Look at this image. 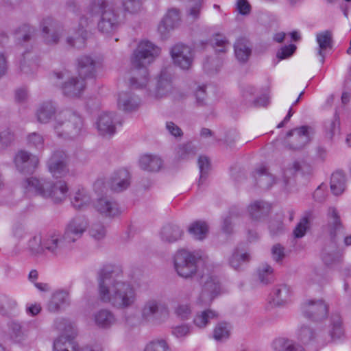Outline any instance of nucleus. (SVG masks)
I'll list each match as a JSON object with an SVG mask.
<instances>
[{
    "label": "nucleus",
    "mask_w": 351,
    "mask_h": 351,
    "mask_svg": "<svg viewBox=\"0 0 351 351\" xmlns=\"http://www.w3.org/2000/svg\"><path fill=\"white\" fill-rule=\"evenodd\" d=\"M121 274L117 267L104 266L99 274L98 296L102 302L123 310L136 304L138 291L132 282L121 280Z\"/></svg>",
    "instance_id": "f257e3e1"
},
{
    "label": "nucleus",
    "mask_w": 351,
    "mask_h": 351,
    "mask_svg": "<svg viewBox=\"0 0 351 351\" xmlns=\"http://www.w3.org/2000/svg\"><path fill=\"white\" fill-rule=\"evenodd\" d=\"M160 53V49L148 40L139 43L132 57V64L135 68L130 79L132 88L141 89L147 86L149 73L146 66L153 62Z\"/></svg>",
    "instance_id": "f03ea898"
},
{
    "label": "nucleus",
    "mask_w": 351,
    "mask_h": 351,
    "mask_svg": "<svg viewBox=\"0 0 351 351\" xmlns=\"http://www.w3.org/2000/svg\"><path fill=\"white\" fill-rule=\"evenodd\" d=\"M22 187L27 195H38L49 199L54 203H60L67 197L69 187L62 180L53 182L44 178L32 176L22 182Z\"/></svg>",
    "instance_id": "7ed1b4c3"
},
{
    "label": "nucleus",
    "mask_w": 351,
    "mask_h": 351,
    "mask_svg": "<svg viewBox=\"0 0 351 351\" xmlns=\"http://www.w3.org/2000/svg\"><path fill=\"white\" fill-rule=\"evenodd\" d=\"M87 14L90 18L100 16L97 28L99 32L106 34L117 31L121 23L118 12L108 0H91L87 8Z\"/></svg>",
    "instance_id": "20e7f679"
},
{
    "label": "nucleus",
    "mask_w": 351,
    "mask_h": 351,
    "mask_svg": "<svg viewBox=\"0 0 351 351\" xmlns=\"http://www.w3.org/2000/svg\"><path fill=\"white\" fill-rule=\"evenodd\" d=\"M328 231L331 239V245H326L322 253V258L325 265L330 266L339 263L341 256L337 252V243L345 234L344 228L341 222L337 209L330 207L328 210Z\"/></svg>",
    "instance_id": "39448f33"
},
{
    "label": "nucleus",
    "mask_w": 351,
    "mask_h": 351,
    "mask_svg": "<svg viewBox=\"0 0 351 351\" xmlns=\"http://www.w3.org/2000/svg\"><path fill=\"white\" fill-rule=\"evenodd\" d=\"M138 313L141 323L152 325L165 323L170 314L168 305L156 296L145 299L139 307Z\"/></svg>",
    "instance_id": "423d86ee"
},
{
    "label": "nucleus",
    "mask_w": 351,
    "mask_h": 351,
    "mask_svg": "<svg viewBox=\"0 0 351 351\" xmlns=\"http://www.w3.org/2000/svg\"><path fill=\"white\" fill-rule=\"evenodd\" d=\"M53 127L58 136L74 139L82 133L84 121L79 114L70 110H64L58 112Z\"/></svg>",
    "instance_id": "0eeeda50"
},
{
    "label": "nucleus",
    "mask_w": 351,
    "mask_h": 351,
    "mask_svg": "<svg viewBox=\"0 0 351 351\" xmlns=\"http://www.w3.org/2000/svg\"><path fill=\"white\" fill-rule=\"evenodd\" d=\"M201 258L199 253L178 251L174 257V267L177 274L184 278H192L198 271Z\"/></svg>",
    "instance_id": "6e6552de"
},
{
    "label": "nucleus",
    "mask_w": 351,
    "mask_h": 351,
    "mask_svg": "<svg viewBox=\"0 0 351 351\" xmlns=\"http://www.w3.org/2000/svg\"><path fill=\"white\" fill-rule=\"evenodd\" d=\"M43 242L44 253L53 257L66 255L72 247L64 234L58 230H51L44 234Z\"/></svg>",
    "instance_id": "1a4fd4ad"
},
{
    "label": "nucleus",
    "mask_w": 351,
    "mask_h": 351,
    "mask_svg": "<svg viewBox=\"0 0 351 351\" xmlns=\"http://www.w3.org/2000/svg\"><path fill=\"white\" fill-rule=\"evenodd\" d=\"M55 77L58 80H64L61 89L63 95L70 98L80 97L86 87L84 77L80 75L70 76L67 71L56 73Z\"/></svg>",
    "instance_id": "9d476101"
},
{
    "label": "nucleus",
    "mask_w": 351,
    "mask_h": 351,
    "mask_svg": "<svg viewBox=\"0 0 351 351\" xmlns=\"http://www.w3.org/2000/svg\"><path fill=\"white\" fill-rule=\"evenodd\" d=\"M172 74L171 69H163L158 75L152 88L147 90V97L149 99H159L167 97L172 90Z\"/></svg>",
    "instance_id": "9b49d317"
},
{
    "label": "nucleus",
    "mask_w": 351,
    "mask_h": 351,
    "mask_svg": "<svg viewBox=\"0 0 351 351\" xmlns=\"http://www.w3.org/2000/svg\"><path fill=\"white\" fill-rule=\"evenodd\" d=\"M170 54L173 64L180 69L189 71L192 68L195 53L190 46L178 43L172 47Z\"/></svg>",
    "instance_id": "f8f14e48"
},
{
    "label": "nucleus",
    "mask_w": 351,
    "mask_h": 351,
    "mask_svg": "<svg viewBox=\"0 0 351 351\" xmlns=\"http://www.w3.org/2000/svg\"><path fill=\"white\" fill-rule=\"evenodd\" d=\"M302 311L304 317L314 322L324 319L328 313V306L322 298L306 300L302 305Z\"/></svg>",
    "instance_id": "ddd939ff"
},
{
    "label": "nucleus",
    "mask_w": 351,
    "mask_h": 351,
    "mask_svg": "<svg viewBox=\"0 0 351 351\" xmlns=\"http://www.w3.org/2000/svg\"><path fill=\"white\" fill-rule=\"evenodd\" d=\"M309 128L301 126L287 132L285 145L291 150L298 151L304 149L310 142Z\"/></svg>",
    "instance_id": "4468645a"
},
{
    "label": "nucleus",
    "mask_w": 351,
    "mask_h": 351,
    "mask_svg": "<svg viewBox=\"0 0 351 351\" xmlns=\"http://www.w3.org/2000/svg\"><path fill=\"white\" fill-rule=\"evenodd\" d=\"M49 171L55 178H62L69 173L68 156L60 149L56 150L47 162Z\"/></svg>",
    "instance_id": "2eb2a0df"
},
{
    "label": "nucleus",
    "mask_w": 351,
    "mask_h": 351,
    "mask_svg": "<svg viewBox=\"0 0 351 351\" xmlns=\"http://www.w3.org/2000/svg\"><path fill=\"white\" fill-rule=\"evenodd\" d=\"M88 221L84 216H76L72 218L66 225L64 235L72 245L79 240L86 231Z\"/></svg>",
    "instance_id": "dca6fc26"
},
{
    "label": "nucleus",
    "mask_w": 351,
    "mask_h": 351,
    "mask_svg": "<svg viewBox=\"0 0 351 351\" xmlns=\"http://www.w3.org/2000/svg\"><path fill=\"white\" fill-rule=\"evenodd\" d=\"M221 293V287L216 276H208L204 281L197 303L202 305H209L213 299Z\"/></svg>",
    "instance_id": "f3484780"
},
{
    "label": "nucleus",
    "mask_w": 351,
    "mask_h": 351,
    "mask_svg": "<svg viewBox=\"0 0 351 351\" xmlns=\"http://www.w3.org/2000/svg\"><path fill=\"white\" fill-rule=\"evenodd\" d=\"M182 22V14L180 9L169 8L162 20L158 25V30L162 36H166L167 33L180 26Z\"/></svg>",
    "instance_id": "a211bd4d"
},
{
    "label": "nucleus",
    "mask_w": 351,
    "mask_h": 351,
    "mask_svg": "<svg viewBox=\"0 0 351 351\" xmlns=\"http://www.w3.org/2000/svg\"><path fill=\"white\" fill-rule=\"evenodd\" d=\"M38 163L39 159L36 156L25 150L19 151L14 157L15 166L21 173H33Z\"/></svg>",
    "instance_id": "6ab92c4d"
},
{
    "label": "nucleus",
    "mask_w": 351,
    "mask_h": 351,
    "mask_svg": "<svg viewBox=\"0 0 351 351\" xmlns=\"http://www.w3.org/2000/svg\"><path fill=\"white\" fill-rule=\"evenodd\" d=\"M93 207L97 213L106 217H114L121 212L118 204L107 196L95 199Z\"/></svg>",
    "instance_id": "aec40b11"
},
{
    "label": "nucleus",
    "mask_w": 351,
    "mask_h": 351,
    "mask_svg": "<svg viewBox=\"0 0 351 351\" xmlns=\"http://www.w3.org/2000/svg\"><path fill=\"white\" fill-rule=\"evenodd\" d=\"M58 115L56 106L51 101H46L40 104L36 112L37 121L44 124L48 123L51 120H53V124L56 117Z\"/></svg>",
    "instance_id": "412c9836"
},
{
    "label": "nucleus",
    "mask_w": 351,
    "mask_h": 351,
    "mask_svg": "<svg viewBox=\"0 0 351 351\" xmlns=\"http://www.w3.org/2000/svg\"><path fill=\"white\" fill-rule=\"evenodd\" d=\"M99 134L102 136H112L116 132L115 114L114 112H104L100 114L97 122Z\"/></svg>",
    "instance_id": "4be33fe9"
},
{
    "label": "nucleus",
    "mask_w": 351,
    "mask_h": 351,
    "mask_svg": "<svg viewBox=\"0 0 351 351\" xmlns=\"http://www.w3.org/2000/svg\"><path fill=\"white\" fill-rule=\"evenodd\" d=\"M141 104V99L131 91L122 92L119 95L118 107L119 109L131 112L138 108Z\"/></svg>",
    "instance_id": "5701e85b"
},
{
    "label": "nucleus",
    "mask_w": 351,
    "mask_h": 351,
    "mask_svg": "<svg viewBox=\"0 0 351 351\" xmlns=\"http://www.w3.org/2000/svg\"><path fill=\"white\" fill-rule=\"evenodd\" d=\"M130 184V174L125 169L115 171L110 179V188L115 192H121Z\"/></svg>",
    "instance_id": "b1692460"
},
{
    "label": "nucleus",
    "mask_w": 351,
    "mask_h": 351,
    "mask_svg": "<svg viewBox=\"0 0 351 351\" xmlns=\"http://www.w3.org/2000/svg\"><path fill=\"white\" fill-rule=\"evenodd\" d=\"M7 335L12 342L23 343L27 339L28 332L19 322H11L8 324Z\"/></svg>",
    "instance_id": "393cba45"
},
{
    "label": "nucleus",
    "mask_w": 351,
    "mask_h": 351,
    "mask_svg": "<svg viewBox=\"0 0 351 351\" xmlns=\"http://www.w3.org/2000/svg\"><path fill=\"white\" fill-rule=\"evenodd\" d=\"M292 291L289 286L280 284L275 286L271 293V300L275 305L281 306L291 300Z\"/></svg>",
    "instance_id": "a878e982"
},
{
    "label": "nucleus",
    "mask_w": 351,
    "mask_h": 351,
    "mask_svg": "<svg viewBox=\"0 0 351 351\" xmlns=\"http://www.w3.org/2000/svg\"><path fill=\"white\" fill-rule=\"evenodd\" d=\"M96 67V61L89 56H82L77 59V71L81 77L85 78L93 76Z\"/></svg>",
    "instance_id": "bb28decb"
},
{
    "label": "nucleus",
    "mask_w": 351,
    "mask_h": 351,
    "mask_svg": "<svg viewBox=\"0 0 351 351\" xmlns=\"http://www.w3.org/2000/svg\"><path fill=\"white\" fill-rule=\"evenodd\" d=\"M41 27L44 34L45 42L48 45H53L58 43L60 34L57 29H55V22L53 19L48 17L45 19L42 23Z\"/></svg>",
    "instance_id": "cd10ccee"
},
{
    "label": "nucleus",
    "mask_w": 351,
    "mask_h": 351,
    "mask_svg": "<svg viewBox=\"0 0 351 351\" xmlns=\"http://www.w3.org/2000/svg\"><path fill=\"white\" fill-rule=\"evenodd\" d=\"M309 169V166L304 161L295 160L289 164L283 171V180L280 182L281 186L285 189H287L289 183V179L293 177L297 172H305V169Z\"/></svg>",
    "instance_id": "c85d7f7f"
},
{
    "label": "nucleus",
    "mask_w": 351,
    "mask_h": 351,
    "mask_svg": "<svg viewBox=\"0 0 351 351\" xmlns=\"http://www.w3.org/2000/svg\"><path fill=\"white\" fill-rule=\"evenodd\" d=\"M95 324L99 328H108L116 322L114 313L109 309L103 308L93 315Z\"/></svg>",
    "instance_id": "c756f323"
},
{
    "label": "nucleus",
    "mask_w": 351,
    "mask_h": 351,
    "mask_svg": "<svg viewBox=\"0 0 351 351\" xmlns=\"http://www.w3.org/2000/svg\"><path fill=\"white\" fill-rule=\"evenodd\" d=\"M139 167L144 171L156 172L162 167V160L156 155L145 154L139 159Z\"/></svg>",
    "instance_id": "7c9ffc66"
},
{
    "label": "nucleus",
    "mask_w": 351,
    "mask_h": 351,
    "mask_svg": "<svg viewBox=\"0 0 351 351\" xmlns=\"http://www.w3.org/2000/svg\"><path fill=\"white\" fill-rule=\"evenodd\" d=\"M38 61L37 57L29 52L23 55V59L20 62V69L27 75H33L38 69Z\"/></svg>",
    "instance_id": "2f4dec72"
},
{
    "label": "nucleus",
    "mask_w": 351,
    "mask_h": 351,
    "mask_svg": "<svg viewBox=\"0 0 351 351\" xmlns=\"http://www.w3.org/2000/svg\"><path fill=\"white\" fill-rule=\"evenodd\" d=\"M182 234L183 231L179 226L174 224H167L162 228L160 237L164 242L173 243L180 239Z\"/></svg>",
    "instance_id": "473e14b6"
},
{
    "label": "nucleus",
    "mask_w": 351,
    "mask_h": 351,
    "mask_svg": "<svg viewBox=\"0 0 351 351\" xmlns=\"http://www.w3.org/2000/svg\"><path fill=\"white\" fill-rule=\"evenodd\" d=\"M91 202L89 192L84 188H79L73 195L71 204L77 210L86 208Z\"/></svg>",
    "instance_id": "72a5a7b5"
},
{
    "label": "nucleus",
    "mask_w": 351,
    "mask_h": 351,
    "mask_svg": "<svg viewBox=\"0 0 351 351\" xmlns=\"http://www.w3.org/2000/svg\"><path fill=\"white\" fill-rule=\"evenodd\" d=\"M234 48L235 57L238 61L242 63L246 62L252 53L249 42L244 38L239 39L235 43Z\"/></svg>",
    "instance_id": "f704fd0d"
},
{
    "label": "nucleus",
    "mask_w": 351,
    "mask_h": 351,
    "mask_svg": "<svg viewBox=\"0 0 351 351\" xmlns=\"http://www.w3.org/2000/svg\"><path fill=\"white\" fill-rule=\"evenodd\" d=\"M316 40L318 43V54L322 57L321 62H324V51L332 47V34L329 30H326L318 33L316 36Z\"/></svg>",
    "instance_id": "c9c22d12"
},
{
    "label": "nucleus",
    "mask_w": 351,
    "mask_h": 351,
    "mask_svg": "<svg viewBox=\"0 0 351 351\" xmlns=\"http://www.w3.org/2000/svg\"><path fill=\"white\" fill-rule=\"evenodd\" d=\"M204 6V0H190L186 9V17L191 22L199 20Z\"/></svg>",
    "instance_id": "e433bc0d"
},
{
    "label": "nucleus",
    "mask_w": 351,
    "mask_h": 351,
    "mask_svg": "<svg viewBox=\"0 0 351 351\" xmlns=\"http://www.w3.org/2000/svg\"><path fill=\"white\" fill-rule=\"evenodd\" d=\"M254 177L257 184L265 189H269L275 182V178L264 166L256 169Z\"/></svg>",
    "instance_id": "4c0bfd02"
},
{
    "label": "nucleus",
    "mask_w": 351,
    "mask_h": 351,
    "mask_svg": "<svg viewBox=\"0 0 351 351\" xmlns=\"http://www.w3.org/2000/svg\"><path fill=\"white\" fill-rule=\"evenodd\" d=\"M270 208L271 207L267 203L263 201H256L249 206L248 210L252 219L259 220L268 215Z\"/></svg>",
    "instance_id": "58836bf2"
},
{
    "label": "nucleus",
    "mask_w": 351,
    "mask_h": 351,
    "mask_svg": "<svg viewBox=\"0 0 351 351\" xmlns=\"http://www.w3.org/2000/svg\"><path fill=\"white\" fill-rule=\"evenodd\" d=\"M346 176L342 171H337L332 174L330 189L335 195H341L346 189Z\"/></svg>",
    "instance_id": "ea45409f"
},
{
    "label": "nucleus",
    "mask_w": 351,
    "mask_h": 351,
    "mask_svg": "<svg viewBox=\"0 0 351 351\" xmlns=\"http://www.w3.org/2000/svg\"><path fill=\"white\" fill-rule=\"evenodd\" d=\"M69 297L67 291H56L53 294L51 299L48 304V310L51 312H56L59 310L62 305L69 303Z\"/></svg>",
    "instance_id": "a19ab883"
},
{
    "label": "nucleus",
    "mask_w": 351,
    "mask_h": 351,
    "mask_svg": "<svg viewBox=\"0 0 351 351\" xmlns=\"http://www.w3.org/2000/svg\"><path fill=\"white\" fill-rule=\"evenodd\" d=\"M312 218L313 213L311 211L304 213L293 231L294 237L302 238L306 234L307 230L310 228V222Z\"/></svg>",
    "instance_id": "79ce46f5"
},
{
    "label": "nucleus",
    "mask_w": 351,
    "mask_h": 351,
    "mask_svg": "<svg viewBox=\"0 0 351 351\" xmlns=\"http://www.w3.org/2000/svg\"><path fill=\"white\" fill-rule=\"evenodd\" d=\"M272 348L276 351H305L301 346H295L292 341L283 337L276 339L272 343Z\"/></svg>",
    "instance_id": "37998d69"
},
{
    "label": "nucleus",
    "mask_w": 351,
    "mask_h": 351,
    "mask_svg": "<svg viewBox=\"0 0 351 351\" xmlns=\"http://www.w3.org/2000/svg\"><path fill=\"white\" fill-rule=\"evenodd\" d=\"M189 232L195 239L202 240L208 234V226L205 221H196L190 225Z\"/></svg>",
    "instance_id": "c03bdc74"
},
{
    "label": "nucleus",
    "mask_w": 351,
    "mask_h": 351,
    "mask_svg": "<svg viewBox=\"0 0 351 351\" xmlns=\"http://www.w3.org/2000/svg\"><path fill=\"white\" fill-rule=\"evenodd\" d=\"M35 35V28L29 25H22L16 32V39L20 43L32 41Z\"/></svg>",
    "instance_id": "a18cd8bd"
},
{
    "label": "nucleus",
    "mask_w": 351,
    "mask_h": 351,
    "mask_svg": "<svg viewBox=\"0 0 351 351\" xmlns=\"http://www.w3.org/2000/svg\"><path fill=\"white\" fill-rule=\"evenodd\" d=\"M257 273L259 281L263 285H267L274 280V269L267 263L260 265Z\"/></svg>",
    "instance_id": "49530a36"
},
{
    "label": "nucleus",
    "mask_w": 351,
    "mask_h": 351,
    "mask_svg": "<svg viewBox=\"0 0 351 351\" xmlns=\"http://www.w3.org/2000/svg\"><path fill=\"white\" fill-rule=\"evenodd\" d=\"M43 236L39 234L33 235L27 243V249L33 254L44 253Z\"/></svg>",
    "instance_id": "de8ad7c7"
},
{
    "label": "nucleus",
    "mask_w": 351,
    "mask_h": 351,
    "mask_svg": "<svg viewBox=\"0 0 351 351\" xmlns=\"http://www.w3.org/2000/svg\"><path fill=\"white\" fill-rule=\"evenodd\" d=\"M250 261V255L246 252H241L236 250L229 259L230 265L234 269H239L243 263Z\"/></svg>",
    "instance_id": "09e8293b"
},
{
    "label": "nucleus",
    "mask_w": 351,
    "mask_h": 351,
    "mask_svg": "<svg viewBox=\"0 0 351 351\" xmlns=\"http://www.w3.org/2000/svg\"><path fill=\"white\" fill-rule=\"evenodd\" d=\"M231 326L226 322L218 323L213 330V337L216 341H223L229 338Z\"/></svg>",
    "instance_id": "8fccbe9b"
},
{
    "label": "nucleus",
    "mask_w": 351,
    "mask_h": 351,
    "mask_svg": "<svg viewBox=\"0 0 351 351\" xmlns=\"http://www.w3.org/2000/svg\"><path fill=\"white\" fill-rule=\"evenodd\" d=\"M332 328L330 330V335L332 340L339 339L343 334L342 322L338 314L333 315L331 318Z\"/></svg>",
    "instance_id": "3c124183"
},
{
    "label": "nucleus",
    "mask_w": 351,
    "mask_h": 351,
    "mask_svg": "<svg viewBox=\"0 0 351 351\" xmlns=\"http://www.w3.org/2000/svg\"><path fill=\"white\" fill-rule=\"evenodd\" d=\"M218 316V314L211 310H207L202 312L201 314L197 315L194 319V324L199 328L205 327L209 320L214 319Z\"/></svg>",
    "instance_id": "603ef678"
},
{
    "label": "nucleus",
    "mask_w": 351,
    "mask_h": 351,
    "mask_svg": "<svg viewBox=\"0 0 351 351\" xmlns=\"http://www.w3.org/2000/svg\"><path fill=\"white\" fill-rule=\"evenodd\" d=\"M17 305L16 302L6 295H0V313H7L9 311L14 308Z\"/></svg>",
    "instance_id": "864d4df0"
},
{
    "label": "nucleus",
    "mask_w": 351,
    "mask_h": 351,
    "mask_svg": "<svg viewBox=\"0 0 351 351\" xmlns=\"http://www.w3.org/2000/svg\"><path fill=\"white\" fill-rule=\"evenodd\" d=\"M298 337L302 342L308 343L315 337V332L308 326H302L298 331Z\"/></svg>",
    "instance_id": "5fc2aeb1"
},
{
    "label": "nucleus",
    "mask_w": 351,
    "mask_h": 351,
    "mask_svg": "<svg viewBox=\"0 0 351 351\" xmlns=\"http://www.w3.org/2000/svg\"><path fill=\"white\" fill-rule=\"evenodd\" d=\"M122 6L125 12L135 14L142 7V0H122Z\"/></svg>",
    "instance_id": "6e6d98bb"
},
{
    "label": "nucleus",
    "mask_w": 351,
    "mask_h": 351,
    "mask_svg": "<svg viewBox=\"0 0 351 351\" xmlns=\"http://www.w3.org/2000/svg\"><path fill=\"white\" fill-rule=\"evenodd\" d=\"M193 154V148L189 143L180 145L176 149V155L179 160L189 158L190 156Z\"/></svg>",
    "instance_id": "4d7b16f0"
},
{
    "label": "nucleus",
    "mask_w": 351,
    "mask_h": 351,
    "mask_svg": "<svg viewBox=\"0 0 351 351\" xmlns=\"http://www.w3.org/2000/svg\"><path fill=\"white\" fill-rule=\"evenodd\" d=\"M90 234L96 240H101L106 237V229L101 223H93L90 229Z\"/></svg>",
    "instance_id": "13d9d810"
},
{
    "label": "nucleus",
    "mask_w": 351,
    "mask_h": 351,
    "mask_svg": "<svg viewBox=\"0 0 351 351\" xmlns=\"http://www.w3.org/2000/svg\"><path fill=\"white\" fill-rule=\"evenodd\" d=\"M169 346L164 339H156L149 342L144 351H168Z\"/></svg>",
    "instance_id": "bf43d9fd"
},
{
    "label": "nucleus",
    "mask_w": 351,
    "mask_h": 351,
    "mask_svg": "<svg viewBox=\"0 0 351 351\" xmlns=\"http://www.w3.org/2000/svg\"><path fill=\"white\" fill-rule=\"evenodd\" d=\"M174 313L178 318L185 320L189 319L192 311L189 304H179L175 308Z\"/></svg>",
    "instance_id": "052dcab7"
},
{
    "label": "nucleus",
    "mask_w": 351,
    "mask_h": 351,
    "mask_svg": "<svg viewBox=\"0 0 351 351\" xmlns=\"http://www.w3.org/2000/svg\"><path fill=\"white\" fill-rule=\"evenodd\" d=\"M27 143L29 146L36 149H42L44 145L43 136L38 132L30 133L27 137Z\"/></svg>",
    "instance_id": "680f3d73"
},
{
    "label": "nucleus",
    "mask_w": 351,
    "mask_h": 351,
    "mask_svg": "<svg viewBox=\"0 0 351 351\" xmlns=\"http://www.w3.org/2000/svg\"><path fill=\"white\" fill-rule=\"evenodd\" d=\"M14 140V135L10 129H4L0 131V149H3L10 145Z\"/></svg>",
    "instance_id": "e2e57ef3"
},
{
    "label": "nucleus",
    "mask_w": 351,
    "mask_h": 351,
    "mask_svg": "<svg viewBox=\"0 0 351 351\" xmlns=\"http://www.w3.org/2000/svg\"><path fill=\"white\" fill-rule=\"evenodd\" d=\"M198 166L200 171V178L199 180V185L203 184L204 180H206V174L209 169V160L206 156H200L198 159Z\"/></svg>",
    "instance_id": "0e129e2a"
},
{
    "label": "nucleus",
    "mask_w": 351,
    "mask_h": 351,
    "mask_svg": "<svg viewBox=\"0 0 351 351\" xmlns=\"http://www.w3.org/2000/svg\"><path fill=\"white\" fill-rule=\"evenodd\" d=\"M324 128L326 136L328 138H332L333 136L339 131V122L337 118L325 123Z\"/></svg>",
    "instance_id": "69168bd1"
},
{
    "label": "nucleus",
    "mask_w": 351,
    "mask_h": 351,
    "mask_svg": "<svg viewBox=\"0 0 351 351\" xmlns=\"http://www.w3.org/2000/svg\"><path fill=\"white\" fill-rule=\"evenodd\" d=\"M285 247L279 243L274 245L271 249L272 258L277 263L282 262L285 257Z\"/></svg>",
    "instance_id": "338daca9"
},
{
    "label": "nucleus",
    "mask_w": 351,
    "mask_h": 351,
    "mask_svg": "<svg viewBox=\"0 0 351 351\" xmlns=\"http://www.w3.org/2000/svg\"><path fill=\"white\" fill-rule=\"evenodd\" d=\"M212 43L215 46L219 47L218 49L219 52H226L230 45L228 40L221 34H216L212 40Z\"/></svg>",
    "instance_id": "774afa93"
}]
</instances>
